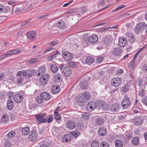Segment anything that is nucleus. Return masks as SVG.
<instances>
[{
	"mask_svg": "<svg viewBox=\"0 0 147 147\" xmlns=\"http://www.w3.org/2000/svg\"><path fill=\"white\" fill-rule=\"evenodd\" d=\"M147 28V24L143 22H140L138 24L135 29V31L136 34H139V33Z\"/></svg>",
	"mask_w": 147,
	"mask_h": 147,
	"instance_id": "obj_1",
	"label": "nucleus"
},
{
	"mask_svg": "<svg viewBox=\"0 0 147 147\" xmlns=\"http://www.w3.org/2000/svg\"><path fill=\"white\" fill-rule=\"evenodd\" d=\"M95 61L94 59L91 57H87L86 59V62L87 64H92Z\"/></svg>",
	"mask_w": 147,
	"mask_h": 147,
	"instance_id": "obj_31",
	"label": "nucleus"
},
{
	"mask_svg": "<svg viewBox=\"0 0 147 147\" xmlns=\"http://www.w3.org/2000/svg\"><path fill=\"white\" fill-rule=\"evenodd\" d=\"M84 96V98L86 99L87 100L89 99L90 97V93L89 92H85L82 94Z\"/></svg>",
	"mask_w": 147,
	"mask_h": 147,
	"instance_id": "obj_45",
	"label": "nucleus"
},
{
	"mask_svg": "<svg viewBox=\"0 0 147 147\" xmlns=\"http://www.w3.org/2000/svg\"><path fill=\"white\" fill-rule=\"evenodd\" d=\"M104 122L103 119L99 117L96 118L95 120V123L96 124L98 125H102L103 124Z\"/></svg>",
	"mask_w": 147,
	"mask_h": 147,
	"instance_id": "obj_30",
	"label": "nucleus"
},
{
	"mask_svg": "<svg viewBox=\"0 0 147 147\" xmlns=\"http://www.w3.org/2000/svg\"><path fill=\"white\" fill-rule=\"evenodd\" d=\"M138 83L140 86L142 85L145 86L147 84V79L145 78L142 79H140L138 80Z\"/></svg>",
	"mask_w": 147,
	"mask_h": 147,
	"instance_id": "obj_25",
	"label": "nucleus"
},
{
	"mask_svg": "<svg viewBox=\"0 0 147 147\" xmlns=\"http://www.w3.org/2000/svg\"><path fill=\"white\" fill-rule=\"evenodd\" d=\"M49 117L47 121V122L48 123H50L51 122L52 120L53 119V115H51L49 116Z\"/></svg>",
	"mask_w": 147,
	"mask_h": 147,
	"instance_id": "obj_57",
	"label": "nucleus"
},
{
	"mask_svg": "<svg viewBox=\"0 0 147 147\" xmlns=\"http://www.w3.org/2000/svg\"><path fill=\"white\" fill-rule=\"evenodd\" d=\"M84 96L82 94L78 100V102H80L83 103L84 102H86L87 100L86 99L84 98Z\"/></svg>",
	"mask_w": 147,
	"mask_h": 147,
	"instance_id": "obj_40",
	"label": "nucleus"
},
{
	"mask_svg": "<svg viewBox=\"0 0 147 147\" xmlns=\"http://www.w3.org/2000/svg\"><path fill=\"white\" fill-rule=\"evenodd\" d=\"M126 136H127L126 138L129 139L131 137V134L128 131H126Z\"/></svg>",
	"mask_w": 147,
	"mask_h": 147,
	"instance_id": "obj_64",
	"label": "nucleus"
},
{
	"mask_svg": "<svg viewBox=\"0 0 147 147\" xmlns=\"http://www.w3.org/2000/svg\"><path fill=\"white\" fill-rule=\"evenodd\" d=\"M37 137V132L35 130H32L29 135V138L30 140L33 142L36 140Z\"/></svg>",
	"mask_w": 147,
	"mask_h": 147,
	"instance_id": "obj_6",
	"label": "nucleus"
},
{
	"mask_svg": "<svg viewBox=\"0 0 147 147\" xmlns=\"http://www.w3.org/2000/svg\"><path fill=\"white\" fill-rule=\"evenodd\" d=\"M36 70H30L28 71L27 74L28 77L30 78L32 77L33 75H35L36 73Z\"/></svg>",
	"mask_w": 147,
	"mask_h": 147,
	"instance_id": "obj_37",
	"label": "nucleus"
},
{
	"mask_svg": "<svg viewBox=\"0 0 147 147\" xmlns=\"http://www.w3.org/2000/svg\"><path fill=\"white\" fill-rule=\"evenodd\" d=\"M46 114L44 113H42L39 115H36L35 116L36 121L39 123H45L47 121L48 117L46 119L45 118Z\"/></svg>",
	"mask_w": 147,
	"mask_h": 147,
	"instance_id": "obj_4",
	"label": "nucleus"
},
{
	"mask_svg": "<svg viewBox=\"0 0 147 147\" xmlns=\"http://www.w3.org/2000/svg\"><path fill=\"white\" fill-rule=\"evenodd\" d=\"M139 94L140 96L143 97L144 95V93L143 89L141 90L139 92Z\"/></svg>",
	"mask_w": 147,
	"mask_h": 147,
	"instance_id": "obj_58",
	"label": "nucleus"
},
{
	"mask_svg": "<svg viewBox=\"0 0 147 147\" xmlns=\"http://www.w3.org/2000/svg\"><path fill=\"white\" fill-rule=\"evenodd\" d=\"M142 101L144 104L147 105V97H145L143 98Z\"/></svg>",
	"mask_w": 147,
	"mask_h": 147,
	"instance_id": "obj_61",
	"label": "nucleus"
},
{
	"mask_svg": "<svg viewBox=\"0 0 147 147\" xmlns=\"http://www.w3.org/2000/svg\"><path fill=\"white\" fill-rule=\"evenodd\" d=\"M121 79L120 78L116 77L112 80L111 83L113 86L118 87L121 84Z\"/></svg>",
	"mask_w": 147,
	"mask_h": 147,
	"instance_id": "obj_5",
	"label": "nucleus"
},
{
	"mask_svg": "<svg viewBox=\"0 0 147 147\" xmlns=\"http://www.w3.org/2000/svg\"><path fill=\"white\" fill-rule=\"evenodd\" d=\"M56 58V56L53 54L51 56H50L48 57L47 60L48 61H51Z\"/></svg>",
	"mask_w": 147,
	"mask_h": 147,
	"instance_id": "obj_55",
	"label": "nucleus"
},
{
	"mask_svg": "<svg viewBox=\"0 0 147 147\" xmlns=\"http://www.w3.org/2000/svg\"><path fill=\"white\" fill-rule=\"evenodd\" d=\"M82 117L83 119L85 120L88 119L89 118V117L88 116V114L86 113H84V114H82Z\"/></svg>",
	"mask_w": 147,
	"mask_h": 147,
	"instance_id": "obj_52",
	"label": "nucleus"
},
{
	"mask_svg": "<svg viewBox=\"0 0 147 147\" xmlns=\"http://www.w3.org/2000/svg\"><path fill=\"white\" fill-rule=\"evenodd\" d=\"M96 108L98 109H101L102 110H107L108 109V107L107 109L105 107V103L104 102L102 101H100L96 103Z\"/></svg>",
	"mask_w": 147,
	"mask_h": 147,
	"instance_id": "obj_14",
	"label": "nucleus"
},
{
	"mask_svg": "<svg viewBox=\"0 0 147 147\" xmlns=\"http://www.w3.org/2000/svg\"><path fill=\"white\" fill-rule=\"evenodd\" d=\"M36 32L34 31H30L28 32L26 36L28 39L30 40H33L36 38Z\"/></svg>",
	"mask_w": 147,
	"mask_h": 147,
	"instance_id": "obj_9",
	"label": "nucleus"
},
{
	"mask_svg": "<svg viewBox=\"0 0 147 147\" xmlns=\"http://www.w3.org/2000/svg\"><path fill=\"white\" fill-rule=\"evenodd\" d=\"M20 51V50H18V49H16L11 51L7 53H10L9 55V56L10 55L12 54H16L17 53H19Z\"/></svg>",
	"mask_w": 147,
	"mask_h": 147,
	"instance_id": "obj_54",
	"label": "nucleus"
},
{
	"mask_svg": "<svg viewBox=\"0 0 147 147\" xmlns=\"http://www.w3.org/2000/svg\"><path fill=\"white\" fill-rule=\"evenodd\" d=\"M78 129L79 130H82L84 128L83 124L82 123H79L77 125Z\"/></svg>",
	"mask_w": 147,
	"mask_h": 147,
	"instance_id": "obj_48",
	"label": "nucleus"
},
{
	"mask_svg": "<svg viewBox=\"0 0 147 147\" xmlns=\"http://www.w3.org/2000/svg\"><path fill=\"white\" fill-rule=\"evenodd\" d=\"M9 120V116L7 114H3L1 117V121L4 123H7Z\"/></svg>",
	"mask_w": 147,
	"mask_h": 147,
	"instance_id": "obj_26",
	"label": "nucleus"
},
{
	"mask_svg": "<svg viewBox=\"0 0 147 147\" xmlns=\"http://www.w3.org/2000/svg\"><path fill=\"white\" fill-rule=\"evenodd\" d=\"M90 42L91 43H95L98 40V36L95 35H94L89 37Z\"/></svg>",
	"mask_w": 147,
	"mask_h": 147,
	"instance_id": "obj_24",
	"label": "nucleus"
},
{
	"mask_svg": "<svg viewBox=\"0 0 147 147\" xmlns=\"http://www.w3.org/2000/svg\"><path fill=\"white\" fill-rule=\"evenodd\" d=\"M126 37L128 40L131 42H133L134 41V35L132 33H129L127 32L126 34Z\"/></svg>",
	"mask_w": 147,
	"mask_h": 147,
	"instance_id": "obj_28",
	"label": "nucleus"
},
{
	"mask_svg": "<svg viewBox=\"0 0 147 147\" xmlns=\"http://www.w3.org/2000/svg\"><path fill=\"white\" fill-rule=\"evenodd\" d=\"M50 69L53 73H56L59 70V67L57 65H51Z\"/></svg>",
	"mask_w": 147,
	"mask_h": 147,
	"instance_id": "obj_34",
	"label": "nucleus"
},
{
	"mask_svg": "<svg viewBox=\"0 0 147 147\" xmlns=\"http://www.w3.org/2000/svg\"><path fill=\"white\" fill-rule=\"evenodd\" d=\"M29 130L28 127H24L22 128V132L23 134L27 135L29 132Z\"/></svg>",
	"mask_w": 147,
	"mask_h": 147,
	"instance_id": "obj_38",
	"label": "nucleus"
},
{
	"mask_svg": "<svg viewBox=\"0 0 147 147\" xmlns=\"http://www.w3.org/2000/svg\"><path fill=\"white\" fill-rule=\"evenodd\" d=\"M129 69L133 71L135 67V66L134 65H127Z\"/></svg>",
	"mask_w": 147,
	"mask_h": 147,
	"instance_id": "obj_59",
	"label": "nucleus"
},
{
	"mask_svg": "<svg viewBox=\"0 0 147 147\" xmlns=\"http://www.w3.org/2000/svg\"><path fill=\"white\" fill-rule=\"evenodd\" d=\"M108 109L112 113L117 112L119 111L120 105L119 104L116 103L108 106Z\"/></svg>",
	"mask_w": 147,
	"mask_h": 147,
	"instance_id": "obj_3",
	"label": "nucleus"
},
{
	"mask_svg": "<svg viewBox=\"0 0 147 147\" xmlns=\"http://www.w3.org/2000/svg\"><path fill=\"white\" fill-rule=\"evenodd\" d=\"M113 54L115 56H118L120 55L121 53L123 51L122 48L119 47H113L111 49Z\"/></svg>",
	"mask_w": 147,
	"mask_h": 147,
	"instance_id": "obj_7",
	"label": "nucleus"
},
{
	"mask_svg": "<svg viewBox=\"0 0 147 147\" xmlns=\"http://www.w3.org/2000/svg\"><path fill=\"white\" fill-rule=\"evenodd\" d=\"M91 147H100L98 142L97 141L93 142L91 144Z\"/></svg>",
	"mask_w": 147,
	"mask_h": 147,
	"instance_id": "obj_42",
	"label": "nucleus"
},
{
	"mask_svg": "<svg viewBox=\"0 0 147 147\" xmlns=\"http://www.w3.org/2000/svg\"><path fill=\"white\" fill-rule=\"evenodd\" d=\"M38 72V74H36L37 76H39L40 74H41V75H42L43 74H44L45 72V67L43 65L39 69Z\"/></svg>",
	"mask_w": 147,
	"mask_h": 147,
	"instance_id": "obj_32",
	"label": "nucleus"
},
{
	"mask_svg": "<svg viewBox=\"0 0 147 147\" xmlns=\"http://www.w3.org/2000/svg\"><path fill=\"white\" fill-rule=\"evenodd\" d=\"M63 58L66 61H70L72 59V55L69 53H64L62 55Z\"/></svg>",
	"mask_w": 147,
	"mask_h": 147,
	"instance_id": "obj_17",
	"label": "nucleus"
},
{
	"mask_svg": "<svg viewBox=\"0 0 147 147\" xmlns=\"http://www.w3.org/2000/svg\"><path fill=\"white\" fill-rule=\"evenodd\" d=\"M123 72V70L122 69H120L116 71V74L117 75L122 74Z\"/></svg>",
	"mask_w": 147,
	"mask_h": 147,
	"instance_id": "obj_53",
	"label": "nucleus"
},
{
	"mask_svg": "<svg viewBox=\"0 0 147 147\" xmlns=\"http://www.w3.org/2000/svg\"><path fill=\"white\" fill-rule=\"evenodd\" d=\"M116 147H122L123 143L122 141L120 140H116L115 142Z\"/></svg>",
	"mask_w": 147,
	"mask_h": 147,
	"instance_id": "obj_36",
	"label": "nucleus"
},
{
	"mask_svg": "<svg viewBox=\"0 0 147 147\" xmlns=\"http://www.w3.org/2000/svg\"><path fill=\"white\" fill-rule=\"evenodd\" d=\"M57 43L58 41L57 40H55L50 42V43L49 44V45L50 46L55 45L57 44Z\"/></svg>",
	"mask_w": 147,
	"mask_h": 147,
	"instance_id": "obj_60",
	"label": "nucleus"
},
{
	"mask_svg": "<svg viewBox=\"0 0 147 147\" xmlns=\"http://www.w3.org/2000/svg\"><path fill=\"white\" fill-rule=\"evenodd\" d=\"M129 89V86L127 84H125V86L123 87L122 91L123 92H126L128 91Z\"/></svg>",
	"mask_w": 147,
	"mask_h": 147,
	"instance_id": "obj_43",
	"label": "nucleus"
},
{
	"mask_svg": "<svg viewBox=\"0 0 147 147\" xmlns=\"http://www.w3.org/2000/svg\"><path fill=\"white\" fill-rule=\"evenodd\" d=\"M143 120L141 117H135L133 119V121L137 125L141 124L143 122Z\"/></svg>",
	"mask_w": 147,
	"mask_h": 147,
	"instance_id": "obj_23",
	"label": "nucleus"
},
{
	"mask_svg": "<svg viewBox=\"0 0 147 147\" xmlns=\"http://www.w3.org/2000/svg\"><path fill=\"white\" fill-rule=\"evenodd\" d=\"M71 139V136L69 134L65 135L63 138V142H69Z\"/></svg>",
	"mask_w": 147,
	"mask_h": 147,
	"instance_id": "obj_29",
	"label": "nucleus"
},
{
	"mask_svg": "<svg viewBox=\"0 0 147 147\" xmlns=\"http://www.w3.org/2000/svg\"><path fill=\"white\" fill-rule=\"evenodd\" d=\"M139 138L138 137H134L131 140L132 144L134 145H137L139 143Z\"/></svg>",
	"mask_w": 147,
	"mask_h": 147,
	"instance_id": "obj_33",
	"label": "nucleus"
},
{
	"mask_svg": "<svg viewBox=\"0 0 147 147\" xmlns=\"http://www.w3.org/2000/svg\"><path fill=\"white\" fill-rule=\"evenodd\" d=\"M63 72L65 76H69L71 75L72 71L69 67L66 66L63 69Z\"/></svg>",
	"mask_w": 147,
	"mask_h": 147,
	"instance_id": "obj_16",
	"label": "nucleus"
},
{
	"mask_svg": "<svg viewBox=\"0 0 147 147\" xmlns=\"http://www.w3.org/2000/svg\"><path fill=\"white\" fill-rule=\"evenodd\" d=\"M54 118L56 119L59 120L60 119L61 116L59 113L54 112Z\"/></svg>",
	"mask_w": 147,
	"mask_h": 147,
	"instance_id": "obj_46",
	"label": "nucleus"
},
{
	"mask_svg": "<svg viewBox=\"0 0 147 147\" xmlns=\"http://www.w3.org/2000/svg\"><path fill=\"white\" fill-rule=\"evenodd\" d=\"M42 97L40 96H37L36 98V101L38 103L40 104L42 103L43 102V100L41 98Z\"/></svg>",
	"mask_w": 147,
	"mask_h": 147,
	"instance_id": "obj_44",
	"label": "nucleus"
},
{
	"mask_svg": "<svg viewBox=\"0 0 147 147\" xmlns=\"http://www.w3.org/2000/svg\"><path fill=\"white\" fill-rule=\"evenodd\" d=\"M100 147H109V144L105 142H104L101 143Z\"/></svg>",
	"mask_w": 147,
	"mask_h": 147,
	"instance_id": "obj_47",
	"label": "nucleus"
},
{
	"mask_svg": "<svg viewBox=\"0 0 147 147\" xmlns=\"http://www.w3.org/2000/svg\"><path fill=\"white\" fill-rule=\"evenodd\" d=\"M54 80L55 82H58L62 80V76L60 73L56 74L54 76Z\"/></svg>",
	"mask_w": 147,
	"mask_h": 147,
	"instance_id": "obj_27",
	"label": "nucleus"
},
{
	"mask_svg": "<svg viewBox=\"0 0 147 147\" xmlns=\"http://www.w3.org/2000/svg\"><path fill=\"white\" fill-rule=\"evenodd\" d=\"M23 82V78L21 77L18 78L17 80V82L19 84H21Z\"/></svg>",
	"mask_w": 147,
	"mask_h": 147,
	"instance_id": "obj_56",
	"label": "nucleus"
},
{
	"mask_svg": "<svg viewBox=\"0 0 147 147\" xmlns=\"http://www.w3.org/2000/svg\"><path fill=\"white\" fill-rule=\"evenodd\" d=\"M60 91V88L58 85H54L51 88V91L54 94L58 93Z\"/></svg>",
	"mask_w": 147,
	"mask_h": 147,
	"instance_id": "obj_19",
	"label": "nucleus"
},
{
	"mask_svg": "<svg viewBox=\"0 0 147 147\" xmlns=\"http://www.w3.org/2000/svg\"><path fill=\"white\" fill-rule=\"evenodd\" d=\"M107 131L106 129L103 127H100L98 131L99 134L100 136H104L106 134Z\"/></svg>",
	"mask_w": 147,
	"mask_h": 147,
	"instance_id": "obj_20",
	"label": "nucleus"
},
{
	"mask_svg": "<svg viewBox=\"0 0 147 147\" xmlns=\"http://www.w3.org/2000/svg\"><path fill=\"white\" fill-rule=\"evenodd\" d=\"M40 96L42 99L48 100L51 98V96L49 93L47 92H43L41 93Z\"/></svg>",
	"mask_w": 147,
	"mask_h": 147,
	"instance_id": "obj_18",
	"label": "nucleus"
},
{
	"mask_svg": "<svg viewBox=\"0 0 147 147\" xmlns=\"http://www.w3.org/2000/svg\"><path fill=\"white\" fill-rule=\"evenodd\" d=\"M70 134L76 138L78 137L80 134V133L77 131H72L71 132Z\"/></svg>",
	"mask_w": 147,
	"mask_h": 147,
	"instance_id": "obj_41",
	"label": "nucleus"
},
{
	"mask_svg": "<svg viewBox=\"0 0 147 147\" xmlns=\"http://www.w3.org/2000/svg\"><path fill=\"white\" fill-rule=\"evenodd\" d=\"M86 9L85 7H84L82 8L81 10L80 11V12L82 13V14H83L86 11Z\"/></svg>",
	"mask_w": 147,
	"mask_h": 147,
	"instance_id": "obj_63",
	"label": "nucleus"
},
{
	"mask_svg": "<svg viewBox=\"0 0 147 147\" xmlns=\"http://www.w3.org/2000/svg\"><path fill=\"white\" fill-rule=\"evenodd\" d=\"M15 133L13 131H11L7 134V136L9 138H12L14 136Z\"/></svg>",
	"mask_w": 147,
	"mask_h": 147,
	"instance_id": "obj_50",
	"label": "nucleus"
},
{
	"mask_svg": "<svg viewBox=\"0 0 147 147\" xmlns=\"http://www.w3.org/2000/svg\"><path fill=\"white\" fill-rule=\"evenodd\" d=\"M84 42L85 43H86L87 44H88L89 43H90V40H89V37H88L87 38H84Z\"/></svg>",
	"mask_w": 147,
	"mask_h": 147,
	"instance_id": "obj_62",
	"label": "nucleus"
},
{
	"mask_svg": "<svg viewBox=\"0 0 147 147\" xmlns=\"http://www.w3.org/2000/svg\"><path fill=\"white\" fill-rule=\"evenodd\" d=\"M9 53H6L0 56V60H1L4 58L6 57H7L9 56Z\"/></svg>",
	"mask_w": 147,
	"mask_h": 147,
	"instance_id": "obj_51",
	"label": "nucleus"
},
{
	"mask_svg": "<svg viewBox=\"0 0 147 147\" xmlns=\"http://www.w3.org/2000/svg\"><path fill=\"white\" fill-rule=\"evenodd\" d=\"M129 98L127 96H125L124 100L121 102V106L124 109H127L131 105V103L129 100Z\"/></svg>",
	"mask_w": 147,
	"mask_h": 147,
	"instance_id": "obj_2",
	"label": "nucleus"
},
{
	"mask_svg": "<svg viewBox=\"0 0 147 147\" xmlns=\"http://www.w3.org/2000/svg\"><path fill=\"white\" fill-rule=\"evenodd\" d=\"M14 105L13 101L11 99H9L7 101V108L8 110H11L13 108Z\"/></svg>",
	"mask_w": 147,
	"mask_h": 147,
	"instance_id": "obj_21",
	"label": "nucleus"
},
{
	"mask_svg": "<svg viewBox=\"0 0 147 147\" xmlns=\"http://www.w3.org/2000/svg\"><path fill=\"white\" fill-rule=\"evenodd\" d=\"M49 78V76L48 74H45L42 75L40 79V82L42 85H45L47 83V81Z\"/></svg>",
	"mask_w": 147,
	"mask_h": 147,
	"instance_id": "obj_8",
	"label": "nucleus"
},
{
	"mask_svg": "<svg viewBox=\"0 0 147 147\" xmlns=\"http://www.w3.org/2000/svg\"><path fill=\"white\" fill-rule=\"evenodd\" d=\"M23 98V95L20 94H17L15 95L13 98V100L16 103H20L22 102Z\"/></svg>",
	"mask_w": 147,
	"mask_h": 147,
	"instance_id": "obj_13",
	"label": "nucleus"
},
{
	"mask_svg": "<svg viewBox=\"0 0 147 147\" xmlns=\"http://www.w3.org/2000/svg\"><path fill=\"white\" fill-rule=\"evenodd\" d=\"M80 87L82 90H85L88 88V84L85 81L82 80L80 82Z\"/></svg>",
	"mask_w": 147,
	"mask_h": 147,
	"instance_id": "obj_22",
	"label": "nucleus"
},
{
	"mask_svg": "<svg viewBox=\"0 0 147 147\" xmlns=\"http://www.w3.org/2000/svg\"><path fill=\"white\" fill-rule=\"evenodd\" d=\"M104 58L102 56H99L96 58L95 62L98 63H100L103 61Z\"/></svg>",
	"mask_w": 147,
	"mask_h": 147,
	"instance_id": "obj_39",
	"label": "nucleus"
},
{
	"mask_svg": "<svg viewBox=\"0 0 147 147\" xmlns=\"http://www.w3.org/2000/svg\"><path fill=\"white\" fill-rule=\"evenodd\" d=\"M38 59L37 58H33L30 59L28 61V64H33L38 60Z\"/></svg>",
	"mask_w": 147,
	"mask_h": 147,
	"instance_id": "obj_49",
	"label": "nucleus"
},
{
	"mask_svg": "<svg viewBox=\"0 0 147 147\" xmlns=\"http://www.w3.org/2000/svg\"><path fill=\"white\" fill-rule=\"evenodd\" d=\"M127 44V41L126 38L121 37L119 40V45L120 47H123Z\"/></svg>",
	"mask_w": 147,
	"mask_h": 147,
	"instance_id": "obj_15",
	"label": "nucleus"
},
{
	"mask_svg": "<svg viewBox=\"0 0 147 147\" xmlns=\"http://www.w3.org/2000/svg\"><path fill=\"white\" fill-rule=\"evenodd\" d=\"M66 127L71 130L74 129L76 127V123L74 121L71 120L67 121L65 123Z\"/></svg>",
	"mask_w": 147,
	"mask_h": 147,
	"instance_id": "obj_10",
	"label": "nucleus"
},
{
	"mask_svg": "<svg viewBox=\"0 0 147 147\" xmlns=\"http://www.w3.org/2000/svg\"><path fill=\"white\" fill-rule=\"evenodd\" d=\"M96 107V103L93 102H90L87 105L86 109L89 112L93 111Z\"/></svg>",
	"mask_w": 147,
	"mask_h": 147,
	"instance_id": "obj_11",
	"label": "nucleus"
},
{
	"mask_svg": "<svg viewBox=\"0 0 147 147\" xmlns=\"http://www.w3.org/2000/svg\"><path fill=\"white\" fill-rule=\"evenodd\" d=\"M112 40L111 36H107L102 40V44L106 45H109L112 42Z\"/></svg>",
	"mask_w": 147,
	"mask_h": 147,
	"instance_id": "obj_12",
	"label": "nucleus"
},
{
	"mask_svg": "<svg viewBox=\"0 0 147 147\" xmlns=\"http://www.w3.org/2000/svg\"><path fill=\"white\" fill-rule=\"evenodd\" d=\"M57 26L58 28L60 29H65L66 27L65 24L62 21L57 23Z\"/></svg>",
	"mask_w": 147,
	"mask_h": 147,
	"instance_id": "obj_35",
	"label": "nucleus"
}]
</instances>
